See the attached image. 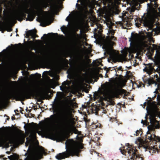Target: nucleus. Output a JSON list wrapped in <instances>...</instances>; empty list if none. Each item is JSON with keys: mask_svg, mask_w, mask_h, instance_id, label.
<instances>
[{"mask_svg": "<svg viewBox=\"0 0 160 160\" xmlns=\"http://www.w3.org/2000/svg\"><path fill=\"white\" fill-rule=\"evenodd\" d=\"M147 81L148 82V83L149 85L153 83V81L150 79H148L147 80Z\"/></svg>", "mask_w": 160, "mask_h": 160, "instance_id": "nucleus-26", "label": "nucleus"}, {"mask_svg": "<svg viewBox=\"0 0 160 160\" xmlns=\"http://www.w3.org/2000/svg\"><path fill=\"white\" fill-rule=\"evenodd\" d=\"M8 158L10 159H11V158L13 159H16L18 158V155L16 153H13L12 155H11L9 156H8Z\"/></svg>", "mask_w": 160, "mask_h": 160, "instance_id": "nucleus-19", "label": "nucleus"}, {"mask_svg": "<svg viewBox=\"0 0 160 160\" xmlns=\"http://www.w3.org/2000/svg\"><path fill=\"white\" fill-rule=\"evenodd\" d=\"M114 69L116 72L115 75L117 77H118L119 76H121V74L122 73V72L119 73V72L118 71H121L122 72L123 71V70L122 69V66H120L118 68H115Z\"/></svg>", "mask_w": 160, "mask_h": 160, "instance_id": "nucleus-13", "label": "nucleus"}, {"mask_svg": "<svg viewBox=\"0 0 160 160\" xmlns=\"http://www.w3.org/2000/svg\"><path fill=\"white\" fill-rule=\"evenodd\" d=\"M150 3H151V2H154V0H150Z\"/></svg>", "mask_w": 160, "mask_h": 160, "instance_id": "nucleus-50", "label": "nucleus"}, {"mask_svg": "<svg viewBox=\"0 0 160 160\" xmlns=\"http://www.w3.org/2000/svg\"><path fill=\"white\" fill-rule=\"evenodd\" d=\"M105 96L109 99H110L111 98V95L109 93H107L105 94Z\"/></svg>", "mask_w": 160, "mask_h": 160, "instance_id": "nucleus-27", "label": "nucleus"}, {"mask_svg": "<svg viewBox=\"0 0 160 160\" xmlns=\"http://www.w3.org/2000/svg\"><path fill=\"white\" fill-rule=\"evenodd\" d=\"M100 75V77H103V76L102 75V74H100V75Z\"/></svg>", "mask_w": 160, "mask_h": 160, "instance_id": "nucleus-53", "label": "nucleus"}, {"mask_svg": "<svg viewBox=\"0 0 160 160\" xmlns=\"http://www.w3.org/2000/svg\"><path fill=\"white\" fill-rule=\"evenodd\" d=\"M68 17H67V18H66V20L67 21H69V20L68 19Z\"/></svg>", "mask_w": 160, "mask_h": 160, "instance_id": "nucleus-48", "label": "nucleus"}, {"mask_svg": "<svg viewBox=\"0 0 160 160\" xmlns=\"http://www.w3.org/2000/svg\"><path fill=\"white\" fill-rule=\"evenodd\" d=\"M12 28H9V29L8 30V31H9V32H10V31H12Z\"/></svg>", "mask_w": 160, "mask_h": 160, "instance_id": "nucleus-40", "label": "nucleus"}, {"mask_svg": "<svg viewBox=\"0 0 160 160\" xmlns=\"http://www.w3.org/2000/svg\"><path fill=\"white\" fill-rule=\"evenodd\" d=\"M10 119L9 117H8V118L7 119V120H9V119Z\"/></svg>", "mask_w": 160, "mask_h": 160, "instance_id": "nucleus-56", "label": "nucleus"}, {"mask_svg": "<svg viewBox=\"0 0 160 160\" xmlns=\"http://www.w3.org/2000/svg\"><path fill=\"white\" fill-rule=\"evenodd\" d=\"M153 24L158 26L160 25V13L156 16V18L154 20Z\"/></svg>", "mask_w": 160, "mask_h": 160, "instance_id": "nucleus-14", "label": "nucleus"}, {"mask_svg": "<svg viewBox=\"0 0 160 160\" xmlns=\"http://www.w3.org/2000/svg\"><path fill=\"white\" fill-rule=\"evenodd\" d=\"M68 83L67 81H64L63 82H62V85L64 87H65L67 85H68Z\"/></svg>", "mask_w": 160, "mask_h": 160, "instance_id": "nucleus-30", "label": "nucleus"}, {"mask_svg": "<svg viewBox=\"0 0 160 160\" xmlns=\"http://www.w3.org/2000/svg\"><path fill=\"white\" fill-rule=\"evenodd\" d=\"M104 69L105 70H106V72L105 75V77L107 78L108 77V75L107 74V73H108L109 71V69L107 68H104Z\"/></svg>", "mask_w": 160, "mask_h": 160, "instance_id": "nucleus-25", "label": "nucleus"}, {"mask_svg": "<svg viewBox=\"0 0 160 160\" xmlns=\"http://www.w3.org/2000/svg\"><path fill=\"white\" fill-rule=\"evenodd\" d=\"M44 132L45 134L49 136V138L53 140H55V139L53 138L55 137V135L52 132H51L49 130H46L44 131Z\"/></svg>", "mask_w": 160, "mask_h": 160, "instance_id": "nucleus-12", "label": "nucleus"}, {"mask_svg": "<svg viewBox=\"0 0 160 160\" xmlns=\"http://www.w3.org/2000/svg\"><path fill=\"white\" fill-rule=\"evenodd\" d=\"M4 26L3 24H0V29L2 30L4 28Z\"/></svg>", "mask_w": 160, "mask_h": 160, "instance_id": "nucleus-34", "label": "nucleus"}, {"mask_svg": "<svg viewBox=\"0 0 160 160\" xmlns=\"http://www.w3.org/2000/svg\"><path fill=\"white\" fill-rule=\"evenodd\" d=\"M26 13H27V14L28 13V12H26Z\"/></svg>", "mask_w": 160, "mask_h": 160, "instance_id": "nucleus-63", "label": "nucleus"}, {"mask_svg": "<svg viewBox=\"0 0 160 160\" xmlns=\"http://www.w3.org/2000/svg\"><path fill=\"white\" fill-rule=\"evenodd\" d=\"M56 34V35H58V34L57 33H49L48 34V35H49V34H51V35H53V34Z\"/></svg>", "mask_w": 160, "mask_h": 160, "instance_id": "nucleus-38", "label": "nucleus"}, {"mask_svg": "<svg viewBox=\"0 0 160 160\" xmlns=\"http://www.w3.org/2000/svg\"><path fill=\"white\" fill-rule=\"evenodd\" d=\"M47 36V34H45L43 35V36Z\"/></svg>", "mask_w": 160, "mask_h": 160, "instance_id": "nucleus-52", "label": "nucleus"}, {"mask_svg": "<svg viewBox=\"0 0 160 160\" xmlns=\"http://www.w3.org/2000/svg\"><path fill=\"white\" fill-rule=\"evenodd\" d=\"M4 156V155H0V158H3Z\"/></svg>", "mask_w": 160, "mask_h": 160, "instance_id": "nucleus-44", "label": "nucleus"}, {"mask_svg": "<svg viewBox=\"0 0 160 160\" xmlns=\"http://www.w3.org/2000/svg\"><path fill=\"white\" fill-rule=\"evenodd\" d=\"M139 22L140 23H143L144 26H147L148 24V20L146 17L143 16L141 19H140Z\"/></svg>", "mask_w": 160, "mask_h": 160, "instance_id": "nucleus-9", "label": "nucleus"}, {"mask_svg": "<svg viewBox=\"0 0 160 160\" xmlns=\"http://www.w3.org/2000/svg\"><path fill=\"white\" fill-rule=\"evenodd\" d=\"M66 150L62 153L58 154L56 158L59 160L68 158L70 156L73 157L76 156H79L81 152L80 143L77 141H74L73 139H68L65 143Z\"/></svg>", "mask_w": 160, "mask_h": 160, "instance_id": "nucleus-2", "label": "nucleus"}, {"mask_svg": "<svg viewBox=\"0 0 160 160\" xmlns=\"http://www.w3.org/2000/svg\"><path fill=\"white\" fill-rule=\"evenodd\" d=\"M150 68H147V67H146L144 69L143 71H145L146 72H150Z\"/></svg>", "mask_w": 160, "mask_h": 160, "instance_id": "nucleus-28", "label": "nucleus"}, {"mask_svg": "<svg viewBox=\"0 0 160 160\" xmlns=\"http://www.w3.org/2000/svg\"><path fill=\"white\" fill-rule=\"evenodd\" d=\"M107 38L109 41H115L116 40V38L114 36L109 35L107 37Z\"/></svg>", "mask_w": 160, "mask_h": 160, "instance_id": "nucleus-18", "label": "nucleus"}, {"mask_svg": "<svg viewBox=\"0 0 160 160\" xmlns=\"http://www.w3.org/2000/svg\"><path fill=\"white\" fill-rule=\"evenodd\" d=\"M150 140L152 141H155L156 142H160V138L158 136H157L153 134V136L152 135L150 137Z\"/></svg>", "mask_w": 160, "mask_h": 160, "instance_id": "nucleus-15", "label": "nucleus"}, {"mask_svg": "<svg viewBox=\"0 0 160 160\" xmlns=\"http://www.w3.org/2000/svg\"><path fill=\"white\" fill-rule=\"evenodd\" d=\"M75 35L77 37L79 36V34L76 33L75 34Z\"/></svg>", "mask_w": 160, "mask_h": 160, "instance_id": "nucleus-45", "label": "nucleus"}, {"mask_svg": "<svg viewBox=\"0 0 160 160\" xmlns=\"http://www.w3.org/2000/svg\"><path fill=\"white\" fill-rule=\"evenodd\" d=\"M63 28H66V26H63L62 27H61V29L62 31L63 30Z\"/></svg>", "mask_w": 160, "mask_h": 160, "instance_id": "nucleus-39", "label": "nucleus"}, {"mask_svg": "<svg viewBox=\"0 0 160 160\" xmlns=\"http://www.w3.org/2000/svg\"><path fill=\"white\" fill-rule=\"evenodd\" d=\"M126 70L127 71L126 75L128 76L129 74L131 73V72L130 71H128L127 70Z\"/></svg>", "mask_w": 160, "mask_h": 160, "instance_id": "nucleus-37", "label": "nucleus"}, {"mask_svg": "<svg viewBox=\"0 0 160 160\" xmlns=\"http://www.w3.org/2000/svg\"><path fill=\"white\" fill-rule=\"evenodd\" d=\"M148 0H143L144 2H147Z\"/></svg>", "mask_w": 160, "mask_h": 160, "instance_id": "nucleus-55", "label": "nucleus"}, {"mask_svg": "<svg viewBox=\"0 0 160 160\" xmlns=\"http://www.w3.org/2000/svg\"><path fill=\"white\" fill-rule=\"evenodd\" d=\"M140 131L138 130H137L136 132V136L138 135L140 133Z\"/></svg>", "mask_w": 160, "mask_h": 160, "instance_id": "nucleus-35", "label": "nucleus"}, {"mask_svg": "<svg viewBox=\"0 0 160 160\" xmlns=\"http://www.w3.org/2000/svg\"><path fill=\"white\" fill-rule=\"evenodd\" d=\"M31 76H35V75H33V74H31Z\"/></svg>", "mask_w": 160, "mask_h": 160, "instance_id": "nucleus-60", "label": "nucleus"}, {"mask_svg": "<svg viewBox=\"0 0 160 160\" xmlns=\"http://www.w3.org/2000/svg\"><path fill=\"white\" fill-rule=\"evenodd\" d=\"M147 5H148V6H149V5H150V4H149V3H148L147 4Z\"/></svg>", "mask_w": 160, "mask_h": 160, "instance_id": "nucleus-58", "label": "nucleus"}, {"mask_svg": "<svg viewBox=\"0 0 160 160\" xmlns=\"http://www.w3.org/2000/svg\"><path fill=\"white\" fill-rule=\"evenodd\" d=\"M15 141L18 143L21 142L22 143L24 142V140L21 138H18L15 140Z\"/></svg>", "mask_w": 160, "mask_h": 160, "instance_id": "nucleus-21", "label": "nucleus"}, {"mask_svg": "<svg viewBox=\"0 0 160 160\" xmlns=\"http://www.w3.org/2000/svg\"><path fill=\"white\" fill-rule=\"evenodd\" d=\"M11 118L12 120L15 119V117H12Z\"/></svg>", "mask_w": 160, "mask_h": 160, "instance_id": "nucleus-43", "label": "nucleus"}, {"mask_svg": "<svg viewBox=\"0 0 160 160\" xmlns=\"http://www.w3.org/2000/svg\"><path fill=\"white\" fill-rule=\"evenodd\" d=\"M19 44L20 45H21V43H19Z\"/></svg>", "mask_w": 160, "mask_h": 160, "instance_id": "nucleus-64", "label": "nucleus"}, {"mask_svg": "<svg viewBox=\"0 0 160 160\" xmlns=\"http://www.w3.org/2000/svg\"><path fill=\"white\" fill-rule=\"evenodd\" d=\"M93 127H94L95 128H96L97 127V126L96 125L94 124L93 126H92Z\"/></svg>", "mask_w": 160, "mask_h": 160, "instance_id": "nucleus-42", "label": "nucleus"}, {"mask_svg": "<svg viewBox=\"0 0 160 160\" xmlns=\"http://www.w3.org/2000/svg\"><path fill=\"white\" fill-rule=\"evenodd\" d=\"M97 107H96V111H97Z\"/></svg>", "mask_w": 160, "mask_h": 160, "instance_id": "nucleus-62", "label": "nucleus"}, {"mask_svg": "<svg viewBox=\"0 0 160 160\" xmlns=\"http://www.w3.org/2000/svg\"><path fill=\"white\" fill-rule=\"evenodd\" d=\"M114 25V24L112 22H110V25L109 26L110 29H112V26Z\"/></svg>", "mask_w": 160, "mask_h": 160, "instance_id": "nucleus-32", "label": "nucleus"}, {"mask_svg": "<svg viewBox=\"0 0 160 160\" xmlns=\"http://www.w3.org/2000/svg\"><path fill=\"white\" fill-rule=\"evenodd\" d=\"M143 122H144L143 120H142V121H141V123H143Z\"/></svg>", "mask_w": 160, "mask_h": 160, "instance_id": "nucleus-57", "label": "nucleus"}, {"mask_svg": "<svg viewBox=\"0 0 160 160\" xmlns=\"http://www.w3.org/2000/svg\"><path fill=\"white\" fill-rule=\"evenodd\" d=\"M6 153L8 154H9L10 153V152L8 151H7L6 152Z\"/></svg>", "mask_w": 160, "mask_h": 160, "instance_id": "nucleus-46", "label": "nucleus"}, {"mask_svg": "<svg viewBox=\"0 0 160 160\" xmlns=\"http://www.w3.org/2000/svg\"><path fill=\"white\" fill-rule=\"evenodd\" d=\"M37 91V88L34 86L28 87L26 89L13 93L12 96L16 101H24L31 99L34 96Z\"/></svg>", "mask_w": 160, "mask_h": 160, "instance_id": "nucleus-3", "label": "nucleus"}, {"mask_svg": "<svg viewBox=\"0 0 160 160\" xmlns=\"http://www.w3.org/2000/svg\"><path fill=\"white\" fill-rule=\"evenodd\" d=\"M11 141H10L9 142H8L6 140L0 138V146L2 145H4L6 148H8L9 147L10 144H11Z\"/></svg>", "mask_w": 160, "mask_h": 160, "instance_id": "nucleus-10", "label": "nucleus"}, {"mask_svg": "<svg viewBox=\"0 0 160 160\" xmlns=\"http://www.w3.org/2000/svg\"><path fill=\"white\" fill-rule=\"evenodd\" d=\"M72 47L73 48H74V46H73V45H72Z\"/></svg>", "mask_w": 160, "mask_h": 160, "instance_id": "nucleus-59", "label": "nucleus"}, {"mask_svg": "<svg viewBox=\"0 0 160 160\" xmlns=\"http://www.w3.org/2000/svg\"><path fill=\"white\" fill-rule=\"evenodd\" d=\"M99 69H100V70H99V72H101V71H100V70H102V69H101V68H99Z\"/></svg>", "mask_w": 160, "mask_h": 160, "instance_id": "nucleus-47", "label": "nucleus"}, {"mask_svg": "<svg viewBox=\"0 0 160 160\" xmlns=\"http://www.w3.org/2000/svg\"><path fill=\"white\" fill-rule=\"evenodd\" d=\"M115 32L112 29H110V31L109 33L110 35L111 36H113Z\"/></svg>", "mask_w": 160, "mask_h": 160, "instance_id": "nucleus-24", "label": "nucleus"}, {"mask_svg": "<svg viewBox=\"0 0 160 160\" xmlns=\"http://www.w3.org/2000/svg\"><path fill=\"white\" fill-rule=\"evenodd\" d=\"M72 70L70 69H69L67 71V73L68 74H70L72 73Z\"/></svg>", "mask_w": 160, "mask_h": 160, "instance_id": "nucleus-33", "label": "nucleus"}, {"mask_svg": "<svg viewBox=\"0 0 160 160\" xmlns=\"http://www.w3.org/2000/svg\"><path fill=\"white\" fill-rule=\"evenodd\" d=\"M76 6L77 7L78 10H80L81 9V6L80 4H79L78 3H77Z\"/></svg>", "mask_w": 160, "mask_h": 160, "instance_id": "nucleus-31", "label": "nucleus"}, {"mask_svg": "<svg viewBox=\"0 0 160 160\" xmlns=\"http://www.w3.org/2000/svg\"><path fill=\"white\" fill-rule=\"evenodd\" d=\"M26 15L22 12H16L14 14L12 15L10 17V20L17 19L18 21H21L23 18H25Z\"/></svg>", "mask_w": 160, "mask_h": 160, "instance_id": "nucleus-6", "label": "nucleus"}, {"mask_svg": "<svg viewBox=\"0 0 160 160\" xmlns=\"http://www.w3.org/2000/svg\"><path fill=\"white\" fill-rule=\"evenodd\" d=\"M45 120V123L52 126H58L62 130L65 135L60 138L62 141L65 140L75 133L74 130L75 129L73 128L72 125L71 112L68 106L64 107L58 116L53 114Z\"/></svg>", "mask_w": 160, "mask_h": 160, "instance_id": "nucleus-1", "label": "nucleus"}, {"mask_svg": "<svg viewBox=\"0 0 160 160\" xmlns=\"http://www.w3.org/2000/svg\"><path fill=\"white\" fill-rule=\"evenodd\" d=\"M55 101V102L54 105L55 107L56 108L58 107V100L56 101V99L55 98L54 100Z\"/></svg>", "mask_w": 160, "mask_h": 160, "instance_id": "nucleus-29", "label": "nucleus"}, {"mask_svg": "<svg viewBox=\"0 0 160 160\" xmlns=\"http://www.w3.org/2000/svg\"><path fill=\"white\" fill-rule=\"evenodd\" d=\"M10 12V9H9L8 8H6V9H4L3 11V13L4 14H6L8 15V14Z\"/></svg>", "mask_w": 160, "mask_h": 160, "instance_id": "nucleus-23", "label": "nucleus"}, {"mask_svg": "<svg viewBox=\"0 0 160 160\" xmlns=\"http://www.w3.org/2000/svg\"><path fill=\"white\" fill-rule=\"evenodd\" d=\"M59 6L57 4H54L51 7L50 9L52 11H56L57 10Z\"/></svg>", "mask_w": 160, "mask_h": 160, "instance_id": "nucleus-17", "label": "nucleus"}, {"mask_svg": "<svg viewBox=\"0 0 160 160\" xmlns=\"http://www.w3.org/2000/svg\"><path fill=\"white\" fill-rule=\"evenodd\" d=\"M111 102H112L111 104L112 105H113V103H114V102L113 101H112Z\"/></svg>", "mask_w": 160, "mask_h": 160, "instance_id": "nucleus-49", "label": "nucleus"}, {"mask_svg": "<svg viewBox=\"0 0 160 160\" xmlns=\"http://www.w3.org/2000/svg\"><path fill=\"white\" fill-rule=\"evenodd\" d=\"M117 93L119 95H122L124 94L123 97V98H124L125 96H127L128 95L127 94L128 93L126 90L122 88L118 90L117 91Z\"/></svg>", "mask_w": 160, "mask_h": 160, "instance_id": "nucleus-11", "label": "nucleus"}, {"mask_svg": "<svg viewBox=\"0 0 160 160\" xmlns=\"http://www.w3.org/2000/svg\"><path fill=\"white\" fill-rule=\"evenodd\" d=\"M3 159L4 160H6L7 159V158H3Z\"/></svg>", "mask_w": 160, "mask_h": 160, "instance_id": "nucleus-51", "label": "nucleus"}, {"mask_svg": "<svg viewBox=\"0 0 160 160\" xmlns=\"http://www.w3.org/2000/svg\"><path fill=\"white\" fill-rule=\"evenodd\" d=\"M43 12H44V11L42 8H38L36 11H34L32 13L28 14L26 18V21H32L36 15L39 16Z\"/></svg>", "mask_w": 160, "mask_h": 160, "instance_id": "nucleus-7", "label": "nucleus"}, {"mask_svg": "<svg viewBox=\"0 0 160 160\" xmlns=\"http://www.w3.org/2000/svg\"><path fill=\"white\" fill-rule=\"evenodd\" d=\"M16 61V58H11L8 62H7L6 63L12 64L13 63Z\"/></svg>", "mask_w": 160, "mask_h": 160, "instance_id": "nucleus-20", "label": "nucleus"}, {"mask_svg": "<svg viewBox=\"0 0 160 160\" xmlns=\"http://www.w3.org/2000/svg\"><path fill=\"white\" fill-rule=\"evenodd\" d=\"M37 32V31L36 30H29L26 32V37L28 38L29 36H31L34 39L36 37H38V36L36 34Z\"/></svg>", "mask_w": 160, "mask_h": 160, "instance_id": "nucleus-8", "label": "nucleus"}, {"mask_svg": "<svg viewBox=\"0 0 160 160\" xmlns=\"http://www.w3.org/2000/svg\"><path fill=\"white\" fill-rule=\"evenodd\" d=\"M43 38V37H42V38H41V39H42Z\"/></svg>", "mask_w": 160, "mask_h": 160, "instance_id": "nucleus-61", "label": "nucleus"}, {"mask_svg": "<svg viewBox=\"0 0 160 160\" xmlns=\"http://www.w3.org/2000/svg\"><path fill=\"white\" fill-rule=\"evenodd\" d=\"M87 65V62L85 59L82 58H79L75 61L74 68L77 71L81 72L85 69Z\"/></svg>", "mask_w": 160, "mask_h": 160, "instance_id": "nucleus-5", "label": "nucleus"}, {"mask_svg": "<svg viewBox=\"0 0 160 160\" xmlns=\"http://www.w3.org/2000/svg\"><path fill=\"white\" fill-rule=\"evenodd\" d=\"M153 45L154 49L156 50V54H158L159 55H160V47L159 46H158L157 45L154 44Z\"/></svg>", "mask_w": 160, "mask_h": 160, "instance_id": "nucleus-16", "label": "nucleus"}, {"mask_svg": "<svg viewBox=\"0 0 160 160\" xmlns=\"http://www.w3.org/2000/svg\"><path fill=\"white\" fill-rule=\"evenodd\" d=\"M16 112H18V110L17 109V110H14V112H15V113L16 114H17V113H16Z\"/></svg>", "mask_w": 160, "mask_h": 160, "instance_id": "nucleus-41", "label": "nucleus"}, {"mask_svg": "<svg viewBox=\"0 0 160 160\" xmlns=\"http://www.w3.org/2000/svg\"><path fill=\"white\" fill-rule=\"evenodd\" d=\"M137 36V34H134L133 32L132 33L131 38L133 39L134 40L136 39Z\"/></svg>", "mask_w": 160, "mask_h": 160, "instance_id": "nucleus-22", "label": "nucleus"}, {"mask_svg": "<svg viewBox=\"0 0 160 160\" xmlns=\"http://www.w3.org/2000/svg\"><path fill=\"white\" fill-rule=\"evenodd\" d=\"M14 46L15 47L16 49H18L19 48L18 44H15Z\"/></svg>", "mask_w": 160, "mask_h": 160, "instance_id": "nucleus-36", "label": "nucleus"}, {"mask_svg": "<svg viewBox=\"0 0 160 160\" xmlns=\"http://www.w3.org/2000/svg\"><path fill=\"white\" fill-rule=\"evenodd\" d=\"M145 118L146 119H147V118H148V117H147V115H146V116H145Z\"/></svg>", "mask_w": 160, "mask_h": 160, "instance_id": "nucleus-54", "label": "nucleus"}, {"mask_svg": "<svg viewBox=\"0 0 160 160\" xmlns=\"http://www.w3.org/2000/svg\"><path fill=\"white\" fill-rule=\"evenodd\" d=\"M126 146V148L124 147L122 150L120 148L121 153L124 154L125 153L127 152L131 160H144L143 158L139 155L138 151L136 147H134L133 145H130L129 143H127Z\"/></svg>", "mask_w": 160, "mask_h": 160, "instance_id": "nucleus-4", "label": "nucleus"}]
</instances>
